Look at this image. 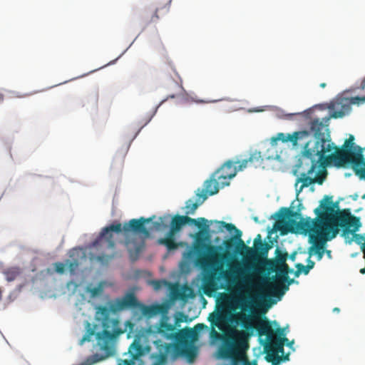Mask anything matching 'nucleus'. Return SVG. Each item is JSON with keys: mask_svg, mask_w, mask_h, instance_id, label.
Returning a JSON list of instances; mask_svg holds the SVG:
<instances>
[{"mask_svg": "<svg viewBox=\"0 0 365 365\" xmlns=\"http://www.w3.org/2000/svg\"><path fill=\"white\" fill-rule=\"evenodd\" d=\"M337 203H333L332 196L325 195L320 205L314 210L317 218H302L297 222L293 217L299 218L301 214L289 207H281L276 214L277 224L282 233L296 232L309 233V242L319 240H331L339 233V227L343 228L344 233H354L361 226L359 217L351 215L349 209L335 212Z\"/></svg>", "mask_w": 365, "mask_h": 365, "instance_id": "nucleus-1", "label": "nucleus"}, {"mask_svg": "<svg viewBox=\"0 0 365 365\" xmlns=\"http://www.w3.org/2000/svg\"><path fill=\"white\" fill-rule=\"evenodd\" d=\"M158 333L161 338L172 343L167 344L161 339L154 341L158 349L157 361L153 365H165L168 356L175 360L178 357H185L189 363L194 361L197 351L193 342L197 339V332L191 328H185L177 331L175 325L161 319L158 327ZM132 359L123 360L118 365H135L133 360L138 359L143 353L142 344L135 340L128 349Z\"/></svg>", "mask_w": 365, "mask_h": 365, "instance_id": "nucleus-2", "label": "nucleus"}, {"mask_svg": "<svg viewBox=\"0 0 365 365\" xmlns=\"http://www.w3.org/2000/svg\"><path fill=\"white\" fill-rule=\"evenodd\" d=\"M255 316L238 313L230 319L231 322L240 324L246 330L256 329L259 336H266L267 340L264 344V351L266 354L265 359L272 363V365H279L282 361L289 360V354L284 355V346L285 341H288L287 337H274V330L271 322L264 319H259L257 325L253 324Z\"/></svg>", "mask_w": 365, "mask_h": 365, "instance_id": "nucleus-3", "label": "nucleus"}, {"mask_svg": "<svg viewBox=\"0 0 365 365\" xmlns=\"http://www.w3.org/2000/svg\"><path fill=\"white\" fill-rule=\"evenodd\" d=\"M207 253L202 259V261L206 263H210L216 266L213 267V271L206 274L203 278V292L209 297H211L217 289L222 288L219 284L221 279L226 280L229 285L237 284L238 276L242 274L237 266L230 267V271L224 269L223 266L218 263V259L224 260L225 255L219 252L222 250L221 246L206 245Z\"/></svg>", "mask_w": 365, "mask_h": 365, "instance_id": "nucleus-4", "label": "nucleus"}, {"mask_svg": "<svg viewBox=\"0 0 365 365\" xmlns=\"http://www.w3.org/2000/svg\"><path fill=\"white\" fill-rule=\"evenodd\" d=\"M154 218L155 216L148 218L141 217L139 219H132L129 222H125L123 226L120 222L113 223L102 229L98 238L93 242V246L98 247L106 242L108 248L113 249L115 246L113 232L118 234L123 232L126 238L125 245L128 247L130 257L133 261H135L138 259L141 248L140 246H135L134 250L129 247L130 241L128 240L129 233L133 232L148 236L149 231L145 227V224L151 222Z\"/></svg>", "mask_w": 365, "mask_h": 365, "instance_id": "nucleus-5", "label": "nucleus"}, {"mask_svg": "<svg viewBox=\"0 0 365 365\" xmlns=\"http://www.w3.org/2000/svg\"><path fill=\"white\" fill-rule=\"evenodd\" d=\"M330 118H333L331 115L322 120L315 118L310 122V130L314 133V138L309 139L310 136L304 142L303 156L304 158L318 157L321 163L324 158V155L334 148L328 128Z\"/></svg>", "mask_w": 365, "mask_h": 365, "instance_id": "nucleus-6", "label": "nucleus"}, {"mask_svg": "<svg viewBox=\"0 0 365 365\" xmlns=\"http://www.w3.org/2000/svg\"><path fill=\"white\" fill-rule=\"evenodd\" d=\"M214 222L220 225L219 229L220 230H222V228H226L229 232H235L234 237L223 242V245L226 249L230 250L235 244H237L241 249L245 250V256L247 258L258 259L259 258L267 257L271 246L262 241L261 235L258 234L255 238L254 247H250L247 246L245 242L241 239L242 232L233 224L227 223L224 221L215 220Z\"/></svg>", "mask_w": 365, "mask_h": 365, "instance_id": "nucleus-7", "label": "nucleus"}, {"mask_svg": "<svg viewBox=\"0 0 365 365\" xmlns=\"http://www.w3.org/2000/svg\"><path fill=\"white\" fill-rule=\"evenodd\" d=\"M354 137L350 135L341 149L334 144L333 149L335 150V152L328 155L325 154L321 165L325 167L334 163L337 168H341L346 164H350L355 173H356L357 169H363L365 167V160L362 153L361 151L355 153L351 149L354 145Z\"/></svg>", "mask_w": 365, "mask_h": 365, "instance_id": "nucleus-8", "label": "nucleus"}, {"mask_svg": "<svg viewBox=\"0 0 365 365\" xmlns=\"http://www.w3.org/2000/svg\"><path fill=\"white\" fill-rule=\"evenodd\" d=\"M110 311H111L110 307L104 306L98 307L96 311V314L101 315L103 319V329L96 335L97 344L108 355L112 352L113 341L123 333V331L119 327V321L109 317Z\"/></svg>", "mask_w": 365, "mask_h": 365, "instance_id": "nucleus-9", "label": "nucleus"}, {"mask_svg": "<svg viewBox=\"0 0 365 365\" xmlns=\"http://www.w3.org/2000/svg\"><path fill=\"white\" fill-rule=\"evenodd\" d=\"M242 342H237L234 336H230L229 340L225 342L220 349V355L223 359L231 360V365H250L249 360L239 351Z\"/></svg>", "mask_w": 365, "mask_h": 365, "instance_id": "nucleus-10", "label": "nucleus"}, {"mask_svg": "<svg viewBox=\"0 0 365 365\" xmlns=\"http://www.w3.org/2000/svg\"><path fill=\"white\" fill-rule=\"evenodd\" d=\"M365 103V96L351 98H339L332 102L329 108L331 110V116L333 118H343L349 114L351 110V105H359Z\"/></svg>", "mask_w": 365, "mask_h": 365, "instance_id": "nucleus-11", "label": "nucleus"}, {"mask_svg": "<svg viewBox=\"0 0 365 365\" xmlns=\"http://www.w3.org/2000/svg\"><path fill=\"white\" fill-rule=\"evenodd\" d=\"M208 221L204 217H200L197 220L192 219L187 215H175L170 222V230L169 234L174 235L180 231L182 227L187 223L195 224L202 232H207L209 230Z\"/></svg>", "mask_w": 365, "mask_h": 365, "instance_id": "nucleus-12", "label": "nucleus"}, {"mask_svg": "<svg viewBox=\"0 0 365 365\" xmlns=\"http://www.w3.org/2000/svg\"><path fill=\"white\" fill-rule=\"evenodd\" d=\"M140 305L135 294L128 292L123 297L117 298L110 304L112 312H117L130 308H136Z\"/></svg>", "mask_w": 365, "mask_h": 365, "instance_id": "nucleus-13", "label": "nucleus"}, {"mask_svg": "<svg viewBox=\"0 0 365 365\" xmlns=\"http://www.w3.org/2000/svg\"><path fill=\"white\" fill-rule=\"evenodd\" d=\"M309 137L310 132L308 130L297 131L292 134L279 133L275 137L272 138V143H274L278 140L283 143L290 142L293 146H296L298 143L304 144Z\"/></svg>", "mask_w": 365, "mask_h": 365, "instance_id": "nucleus-14", "label": "nucleus"}, {"mask_svg": "<svg viewBox=\"0 0 365 365\" xmlns=\"http://www.w3.org/2000/svg\"><path fill=\"white\" fill-rule=\"evenodd\" d=\"M237 167L235 165L234 162L228 160L223 164L215 173L221 187L229 185L230 180L233 178L237 175Z\"/></svg>", "mask_w": 365, "mask_h": 365, "instance_id": "nucleus-15", "label": "nucleus"}, {"mask_svg": "<svg viewBox=\"0 0 365 365\" xmlns=\"http://www.w3.org/2000/svg\"><path fill=\"white\" fill-rule=\"evenodd\" d=\"M170 1L168 0L165 6L163 9H165L166 11L169 10ZM160 6L146 7L140 14V19L145 26L150 24L156 23L159 19L158 12L161 9Z\"/></svg>", "mask_w": 365, "mask_h": 365, "instance_id": "nucleus-16", "label": "nucleus"}, {"mask_svg": "<svg viewBox=\"0 0 365 365\" xmlns=\"http://www.w3.org/2000/svg\"><path fill=\"white\" fill-rule=\"evenodd\" d=\"M294 282L293 279H288L286 280H280L269 283L268 285V291L269 295L272 297H277L279 299L285 294L289 289V286Z\"/></svg>", "mask_w": 365, "mask_h": 365, "instance_id": "nucleus-17", "label": "nucleus"}, {"mask_svg": "<svg viewBox=\"0 0 365 365\" xmlns=\"http://www.w3.org/2000/svg\"><path fill=\"white\" fill-rule=\"evenodd\" d=\"M71 259H66L65 264L68 266L71 274H74L78 269L81 259L86 257L85 252L81 248H73L69 252Z\"/></svg>", "mask_w": 365, "mask_h": 365, "instance_id": "nucleus-18", "label": "nucleus"}, {"mask_svg": "<svg viewBox=\"0 0 365 365\" xmlns=\"http://www.w3.org/2000/svg\"><path fill=\"white\" fill-rule=\"evenodd\" d=\"M310 160L311 166L307 170V173H303L301 174V176L297 180V183L302 182V185L299 187V189L297 190L298 192H301L304 187L309 186L312 184H314L313 178L308 176V175H312L315 169L317 166V163H319V160H317L314 158H307ZM297 184H296L297 185Z\"/></svg>", "mask_w": 365, "mask_h": 365, "instance_id": "nucleus-19", "label": "nucleus"}, {"mask_svg": "<svg viewBox=\"0 0 365 365\" xmlns=\"http://www.w3.org/2000/svg\"><path fill=\"white\" fill-rule=\"evenodd\" d=\"M195 201L194 202L192 199H189L185 202V214L193 215L197 207L201 205L207 198V195L203 193L202 190L197 189L195 193Z\"/></svg>", "mask_w": 365, "mask_h": 365, "instance_id": "nucleus-20", "label": "nucleus"}, {"mask_svg": "<svg viewBox=\"0 0 365 365\" xmlns=\"http://www.w3.org/2000/svg\"><path fill=\"white\" fill-rule=\"evenodd\" d=\"M138 307L140 308L142 314L148 318H151L159 314H164L166 312L165 307L161 304L148 306L140 303V305Z\"/></svg>", "mask_w": 365, "mask_h": 365, "instance_id": "nucleus-21", "label": "nucleus"}, {"mask_svg": "<svg viewBox=\"0 0 365 365\" xmlns=\"http://www.w3.org/2000/svg\"><path fill=\"white\" fill-rule=\"evenodd\" d=\"M220 183L217 180V178H210L205 180L204 182L205 190H202L203 193L209 194L210 195H215L219 191V186Z\"/></svg>", "mask_w": 365, "mask_h": 365, "instance_id": "nucleus-22", "label": "nucleus"}, {"mask_svg": "<svg viewBox=\"0 0 365 365\" xmlns=\"http://www.w3.org/2000/svg\"><path fill=\"white\" fill-rule=\"evenodd\" d=\"M327 240H319L318 241H310V243L314 244L312 247L309 248V255L310 256L313 254V252H314V254L317 255V258L319 260H320L324 255V243Z\"/></svg>", "mask_w": 365, "mask_h": 365, "instance_id": "nucleus-23", "label": "nucleus"}, {"mask_svg": "<svg viewBox=\"0 0 365 365\" xmlns=\"http://www.w3.org/2000/svg\"><path fill=\"white\" fill-rule=\"evenodd\" d=\"M7 282H11L16 280L21 274V270L18 267H12L6 269L3 272Z\"/></svg>", "mask_w": 365, "mask_h": 365, "instance_id": "nucleus-24", "label": "nucleus"}, {"mask_svg": "<svg viewBox=\"0 0 365 365\" xmlns=\"http://www.w3.org/2000/svg\"><path fill=\"white\" fill-rule=\"evenodd\" d=\"M276 258L274 261H270L269 264L271 267H277L280 264L286 263L288 254L287 252H283L279 248L275 250Z\"/></svg>", "mask_w": 365, "mask_h": 365, "instance_id": "nucleus-25", "label": "nucleus"}, {"mask_svg": "<svg viewBox=\"0 0 365 365\" xmlns=\"http://www.w3.org/2000/svg\"><path fill=\"white\" fill-rule=\"evenodd\" d=\"M270 269L275 272H279L280 273V280H286L287 279H288V274L290 272V270L287 263L280 264L277 267H271Z\"/></svg>", "mask_w": 365, "mask_h": 365, "instance_id": "nucleus-26", "label": "nucleus"}, {"mask_svg": "<svg viewBox=\"0 0 365 365\" xmlns=\"http://www.w3.org/2000/svg\"><path fill=\"white\" fill-rule=\"evenodd\" d=\"M247 160L250 165H253L254 167H257L263 162L262 155H261V153L258 151L252 153Z\"/></svg>", "mask_w": 365, "mask_h": 365, "instance_id": "nucleus-27", "label": "nucleus"}, {"mask_svg": "<svg viewBox=\"0 0 365 365\" xmlns=\"http://www.w3.org/2000/svg\"><path fill=\"white\" fill-rule=\"evenodd\" d=\"M95 334V331L91 327V324L87 322L86 331L83 338L80 341V344L83 345L86 341H90L91 337Z\"/></svg>", "mask_w": 365, "mask_h": 365, "instance_id": "nucleus-28", "label": "nucleus"}, {"mask_svg": "<svg viewBox=\"0 0 365 365\" xmlns=\"http://www.w3.org/2000/svg\"><path fill=\"white\" fill-rule=\"evenodd\" d=\"M161 242L163 243L169 250H175L178 247V244L173 238V235H170L163 240H161Z\"/></svg>", "mask_w": 365, "mask_h": 365, "instance_id": "nucleus-29", "label": "nucleus"}, {"mask_svg": "<svg viewBox=\"0 0 365 365\" xmlns=\"http://www.w3.org/2000/svg\"><path fill=\"white\" fill-rule=\"evenodd\" d=\"M224 320V317L221 313L217 312L214 313L212 315V319H211V323L217 327H220V324Z\"/></svg>", "mask_w": 365, "mask_h": 365, "instance_id": "nucleus-30", "label": "nucleus"}, {"mask_svg": "<svg viewBox=\"0 0 365 365\" xmlns=\"http://www.w3.org/2000/svg\"><path fill=\"white\" fill-rule=\"evenodd\" d=\"M297 270L294 272L295 277H299L301 273H304V274H308L309 271H307L306 266L301 263H298L296 264Z\"/></svg>", "mask_w": 365, "mask_h": 365, "instance_id": "nucleus-31", "label": "nucleus"}, {"mask_svg": "<svg viewBox=\"0 0 365 365\" xmlns=\"http://www.w3.org/2000/svg\"><path fill=\"white\" fill-rule=\"evenodd\" d=\"M168 217H160L159 221H156L153 222V227L156 230H161L167 227V224L164 222V219H168Z\"/></svg>", "mask_w": 365, "mask_h": 365, "instance_id": "nucleus-32", "label": "nucleus"}, {"mask_svg": "<svg viewBox=\"0 0 365 365\" xmlns=\"http://www.w3.org/2000/svg\"><path fill=\"white\" fill-rule=\"evenodd\" d=\"M326 178V171L318 173L315 178H313L314 183L322 185Z\"/></svg>", "mask_w": 365, "mask_h": 365, "instance_id": "nucleus-33", "label": "nucleus"}, {"mask_svg": "<svg viewBox=\"0 0 365 365\" xmlns=\"http://www.w3.org/2000/svg\"><path fill=\"white\" fill-rule=\"evenodd\" d=\"M235 164H239V165L237 167V172L243 170L245 168H246L248 165H250L249 161L247 159H245L242 161H237L234 163Z\"/></svg>", "mask_w": 365, "mask_h": 365, "instance_id": "nucleus-34", "label": "nucleus"}, {"mask_svg": "<svg viewBox=\"0 0 365 365\" xmlns=\"http://www.w3.org/2000/svg\"><path fill=\"white\" fill-rule=\"evenodd\" d=\"M54 268L57 273L63 274L65 272V264L62 262H56L54 263Z\"/></svg>", "mask_w": 365, "mask_h": 365, "instance_id": "nucleus-35", "label": "nucleus"}, {"mask_svg": "<svg viewBox=\"0 0 365 365\" xmlns=\"http://www.w3.org/2000/svg\"><path fill=\"white\" fill-rule=\"evenodd\" d=\"M111 259V256L105 255H98L96 257V259L98 262H100L102 263L108 262L109 261V259Z\"/></svg>", "mask_w": 365, "mask_h": 365, "instance_id": "nucleus-36", "label": "nucleus"}, {"mask_svg": "<svg viewBox=\"0 0 365 365\" xmlns=\"http://www.w3.org/2000/svg\"><path fill=\"white\" fill-rule=\"evenodd\" d=\"M242 309H247V308L251 309L252 307V301L246 299H242Z\"/></svg>", "mask_w": 365, "mask_h": 365, "instance_id": "nucleus-37", "label": "nucleus"}, {"mask_svg": "<svg viewBox=\"0 0 365 365\" xmlns=\"http://www.w3.org/2000/svg\"><path fill=\"white\" fill-rule=\"evenodd\" d=\"M354 237L355 239V242L360 245V244H364L362 243V242H365V237H364L363 235H359V234H354Z\"/></svg>", "mask_w": 365, "mask_h": 365, "instance_id": "nucleus-38", "label": "nucleus"}, {"mask_svg": "<svg viewBox=\"0 0 365 365\" xmlns=\"http://www.w3.org/2000/svg\"><path fill=\"white\" fill-rule=\"evenodd\" d=\"M274 337H285L284 330L280 327L277 328L276 331H274Z\"/></svg>", "mask_w": 365, "mask_h": 365, "instance_id": "nucleus-39", "label": "nucleus"}, {"mask_svg": "<svg viewBox=\"0 0 365 365\" xmlns=\"http://www.w3.org/2000/svg\"><path fill=\"white\" fill-rule=\"evenodd\" d=\"M315 262L311 260L310 257L307 259V264L306 265L307 271H310L314 267Z\"/></svg>", "mask_w": 365, "mask_h": 365, "instance_id": "nucleus-40", "label": "nucleus"}, {"mask_svg": "<svg viewBox=\"0 0 365 365\" xmlns=\"http://www.w3.org/2000/svg\"><path fill=\"white\" fill-rule=\"evenodd\" d=\"M311 113H312L311 109H309V110H305V111H304V112H303V115H304V117L307 118V117H308V115H309Z\"/></svg>", "mask_w": 365, "mask_h": 365, "instance_id": "nucleus-41", "label": "nucleus"}, {"mask_svg": "<svg viewBox=\"0 0 365 365\" xmlns=\"http://www.w3.org/2000/svg\"><path fill=\"white\" fill-rule=\"evenodd\" d=\"M296 252H293L290 256L289 258L291 260L294 261L296 257Z\"/></svg>", "mask_w": 365, "mask_h": 365, "instance_id": "nucleus-42", "label": "nucleus"}, {"mask_svg": "<svg viewBox=\"0 0 365 365\" xmlns=\"http://www.w3.org/2000/svg\"><path fill=\"white\" fill-rule=\"evenodd\" d=\"M153 283L155 284L156 289H158L160 287V283L159 281H155V282H153Z\"/></svg>", "mask_w": 365, "mask_h": 365, "instance_id": "nucleus-43", "label": "nucleus"}, {"mask_svg": "<svg viewBox=\"0 0 365 365\" xmlns=\"http://www.w3.org/2000/svg\"><path fill=\"white\" fill-rule=\"evenodd\" d=\"M293 344H294V341H291V342H290V341H285V344H287V346H289V347H291V346H292V345Z\"/></svg>", "mask_w": 365, "mask_h": 365, "instance_id": "nucleus-44", "label": "nucleus"}, {"mask_svg": "<svg viewBox=\"0 0 365 365\" xmlns=\"http://www.w3.org/2000/svg\"><path fill=\"white\" fill-rule=\"evenodd\" d=\"M361 249H362V250H363V252H364V259H365V243H364V244L362 245Z\"/></svg>", "mask_w": 365, "mask_h": 365, "instance_id": "nucleus-45", "label": "nucleus"}, {"mask_svg": "<svg viewBox=\"0 0 365 365\" xmlns=\"http://www.w3.org/2000/svg\"><path fill=\"white\" fill-rule=\"evenodd\" d=\"M333 312L339 313L340 312V309L338 307H335V308H334Z\"/></svg>", "mask_w": 365, "mask_h": 365, "instance_id": "nucleus-46", "label": "nucleus"}, {"mask_svg": "<svg viewBox=\"0 0 365 365\" xmlns=\"http://www.w3.org/2000/svg\"><path fill=\"white\" fill-rule=\"evenodd\" d=\"M217 101H199V103H210V102H216Z\"/></svg>", "mask_w": 365, "mask_h": 365, "instance_id": "nucleus-47", "label": "nucleus"}, {"mask_svg": "<svg viewBox=\"0 0 365 365\" xmlns=\"http://www.w3.org/2000/svg\"><path fill=\"white\" fill-rule=\"evenodd\" d=\"M360 273L363 274H365V267L360 269Z\"/></svg>", "mask_w": 365, "mask_h": 365, "instance_id": "nucleus-48", "label": "nucleus"}, {"mask_svg": "<svg viewBox=\"0 0 365 365\" xmlns=\"http://www.w3.org/2000/svg\"><path fill=\"white\" fill-rule=\"evenodd\" d=\"M3 100H4V95L0 93V102L3 101Z\"/></svg>", "mask_w": 365, "mask_h": 365, "instance_id": "nucleus-49", "label": "nucleus"}, {"mask_svg": "<svg viewBox=\"0 0 365 365\" xmlns=\"http://www.w3.org/2000/svg\"><path fill=\"white\" fill-rule=\"evenodd\" d=\"M320 87H321V88H325V87H326V83H322L320 84Z\"/></svg>", "mask_w": 365, "mask_h": 365, "instance_id": "nucleus-50", "label": "nucleus"}, {"mask_svg": "<svg viewBox=\"0 0 365 365\" xmlns=\"http://www.w3.org/2000/svg\"><path fill=\"white\" fill-rule=\"evenodd\" d=\"M232 332L233 334H235V333H237V330H236V329H232Z\"/></svg>", "mask_w": 365, "mask_h": 365, "instance_id": "nucleus-51", "label": "nucleus"}, {"mask_svg": "<svg viewBox=\"0 0 365 365\" xmlns=\"http://www.w3.org/2000/svg\"><path fill=\"white\" fill-rule=\"evenodd\" d=\"M200 326H202V325L200 324H198L195 327L197 328V327H200Z\"/></svg>", "mask_w": 365, "mask_h": 365, "instance_id": "nucleus-52", "label": "nucleus"}, {"mask_svg": "<svg viewBox=\"0 0 365 365\" xmlns=\"http://www.w3.org/2000/svg\"><path fill=\"white\" fill-rule=\"evenodd\" d=\"M170 98H175V96L172 95V96H170Z\"/></svg>", "mask_w": 365, "mask_h": 365, "instance_id": "nucleus-53", "label": "nucleus"}]
</instances>
